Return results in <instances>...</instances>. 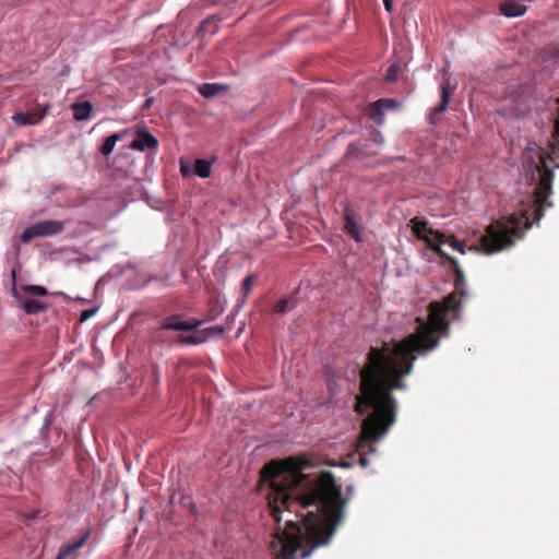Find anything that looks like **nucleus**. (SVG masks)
<instances>
[{"label":"nucleus","mask_w":559,"mask_h":559,"mask_svg":"<svg viewBox=\"0 0 559 559\" xmlns=\"http://www.w3.org/2000/svg\"><path fill=\"white\" fill-rule=\"evenodd\" d=\"M412 230L418 239L440 257L450 262L455 273V292L449 294L442 302H430L428 318H417L416 331L392 345L383 343L381 347H371L367 360L360 370V395L355 405L356 413L362 415L367 409L372 412L362 420L357 447H376L395 421L396 401L394 390H406L404 379L414 369L416 354L432 350L439 345L441 332L448 330L447 314L461 307L457 298L465 296V276L457 260L449 255L440 245L433 243L431 235L439 243L445 242L444 235L428 226L423 217L411 221Z\"/></svg>","instance_id":"obj_1"},{"label":"nucleus","mask_w":559,"mask_h":559,"mask_svg":"<svg viewBox=\"0 0 559 559\" xmlns=\"http://www.w3.org/2000/svg\"><path fill=\"white\" fill-rule=\"evenodd\" d=\"M261 474L270 481L269 508L277 524L283 510L293 512L296 508V520H287L285 528H278L271 542L275 559H305L313 549L326 545L345 514L346 501L334 475L322 472L306 491H300L306 476L288 471L283 463L271 461Z\"/></svg>","instance_id":"obj_2"},{"label":"nucleus","mask_w":559,"mask_h":559,"mask_svg":"<svg viewBox=\"0 0 559 559\" xmlns=\"http://www.w3.org/2000/svg\"><path fill=\"white\" fill-rule=\"evenodd\" d=\"M559 104V98H558ZM525 167L532 170V178L537 180L534 189V219L539 221L544 216L546 207L552 203L548 200L552 191L554 168H559V108L555 120L554 141L546 150L536 152V159L526 157Z\"/></svg>","instance_id":"obj_3"},{"label":"nucleus","mask_w":559,"mask_h":559,"mask_svg":"<svg viewBox=\"0 0 559 559\" xmlns=\"http://www.w3.org/2000/svg\"><path fill=\"white\" fill-rule=\"evenodd\" d=\"M531 225L528 211L513 213L506 222H497L486 228L485 235L480 238V248L469 247L468 249L475 252L481 249L487 254L499 252L511 247L515 239H521Z\"/></svg>","instance_id":"obj_4"},{"label":"nucleus","mask_w":559,"mask_h":559,"mask_svg":"<svg viewBox=\"0 0 559 559\" xmlns=\"http://www.w3.org/2000/svg\"><path fill=\"white\" fill-rule=\"evenodd\" d=\"M66 222L57 219L40 221L32 224L20 236L22 242L27 243L35 238L56 236L64 230Z\"/></svg>","instance_id":"obj_5"},{"label":"nucleus","mask_w":559,"mask_h":559,"mask_svg":"<svg viewBox=\"0 0 559 559\" xmlns=\"http://www.w3.org/2000/svg\"><path fill=\"white\" fill-rule=\"evenodd\" d=\"M399 103L391 98H380L377 102L370 104L367 108L368 117L378 124H381L384 120V111L390 109H396Z\"/></svg>","instance_id":"obj_6"},{"label":"nucleus","mask_w":559,"mask_h":559,"mask_svg":"<svg viewBox=\"0 0 559 559\" xmlns=\"http://www.w3.org/2000/svg\"><path fill=\"white\" fill-rule=\"evenodd\" d=\"M455 87L450 84L449 81L441 84V103L433 107L429 114V122L432 126H437V116L443 114L449 106V103L454 94Z\"/></svg>","instance_id":"obj_7"},{"label":"nucleus","mask_w":559,"mask_h":559,"mask_svg":"<svg viewBox=\"0 0 559 559\" xmlns=\"http://www.w3.org/2000/svg\"><path fill=\"white\" fill-rule=\"evenodd\" d=\"M157 147L158 140L146 129H139L136 131V138L130 144V148L140 152L156 151Z\"/></svg>","instance_id":"obj_8"},{"label":"nucleus","mask_w":559,"mask_h":559,"mask_svg":"<svg viewBox=\"0 0 559 559\" xmlns=\"http://www.w3.org/2000/svg\"><path fill=\"white\" fill-rule=\"evenodd\" d=\"M202 321H183L178 314L166 318L160 324L162 330H175V331H192L200 326Z\"/></svg>","instance_id":"obj_9"},{"label":"nucleus","mask_w":559,"mask_h":559,"mask_svg":"<svg viewBox=\"0 0 559 559\" xmlns=\"http://www.w3.org/2000/svg\"><path fill=\"white\" fill-rule=\"evenodd\" d=\"M88 532L83 534L79 539L70 540L62 545L55 559H72L76 550L82 548L88 538Z\"/></svg>","instance_id":"obj_10"},{"label":"nucleus","mask_w":559,"mask_h":559,"mask_svg":"<svg viewBox=\"0 0 559 559\" xmlns=\"http://www.w3.org/2000/svg\"><path fill=\"white\" fill-rule=\"evenodd\" d=\"M224 333V328L221 325H214L206 328L195 335L181 336L180 341L189 344H200L204 342L207 337L213 335H222Z\"/></svg>","instance_id":"obj_11"},{"label":"nucleus","mask_w":559,"mask_h":559,"mask_svg":"<svg viewBox=\"0 0 559 559\" xmlns=\"http://www.w3.org/2000/svg\"><path fill=\"white\" fill-rule=\"evenodd\" d=\"M344 228L348 235H350L355 240H360V234L358 225L355 221V216L349 206H346L344 210Z\"/></svg>","instance_id":"obj_12"},{"label":"nucleus","mask_w":559,"mask_h":559,"mask_svg":"<svg viewBox=\"0 0 559 559\" xmlns=\"http://www.w3.org/2000/svg\"><path fill=\"white\" fill-rule=\"evenodd\" d=\"M73 118L76 121L87 120L92 114L93 105L91 102H78L72 104Z\"/></svg>","instance_id":"obj_13"},{"label":"nucleus","mask_w":559,"mask_h":559,"mask_svg":"<svg viewBox=\"0 0 559 559\" xmlns=\"http://www.w3.org/2000/svg\"><path fill=\"white\" fill-rule=\"evenodd\" d=\"M526 5L516 1H507L501 4L500 11L508 17H518L526 12Z\"/></svg>","instance_id":"obj_14"},{"label":"nucleus","mask_w":559,"mask_h":559,"mask_svg":"<svg viewBox=\"0 0 559 559\" xmlns=\"http://www.w3.org/2000/svg\"><path fill=\"white\" fill-rule=\"evenodd\" d=\"M126 134H127V131H121V132H117V133L109 135L108 138L105 139L104 143L99 147V152L104 156L110 155L115 148L116 143L118 141L122 140Z\"/></svg>","instance_id":"obj_15"},{"label":"nucleus","mask_w":559,"mask_h":559,"mask_svg":"<svg viewBox=\"0 0 559 559\" xmlns=\"http://www.w3.org/2000/svg\"><path fill=\"white\" fill-rule=\"evenodd\" d=\"M45 116V111L38 117L28 112H17L12 119L17 126H27L37 123Z\"/></svg>","instance_id":"obj_16"},{"label":"nucleus","mask_w":559,"mask_h":559,"mask_svg":"<svg viewBox=\"0 0 559 559\" xmlns=\"http://www.w3.org/2000/svg\"><path fill=\"white\" fill-rule=\"evenodd\" d=\"M22 307L27 314H37L47 309L46 304L36 299H25Z\"/></svg>","instance_id":"obj_17"},{"label":"nucleus","mask_w":559,"mask_h":559,"mask_svg":"<svg viewBox=\"0 0 559 559\" xmlns=\"http://www.w3.org/2000/svg\"><path fill=\"white\" fill-rule=\"evenodd\" d=\"M212 162L198 158L194 163V173L201 178H209L211 176Z\"/></svg>","instance_id":"obj_18"},{"label":"nucleus","mask_w":559,"mask_h":559,"mask_svg":"<svg viewBox=\"0 0 559 559\" xmlns=\"http://www.w3.org/2000/svg\"><path fill=\"white\" fill-rule=\"evenodd\" d=\"M225 87L216 83H205L199 87V92L202 96L210 98L217 95Z\"/></svg>","instance_id":"obj_19"},{"label":"nucleus","mask_w":559,"mask_h":559,"mask_svg":"<svg viewBox=\"0 0 559 559\" xmlns=\"http://www.w3.org/2000/svg\"><path fill=\"white\" fill-rule=\"evenodd\" d=\"M254 281H255V276L253 274H249L248 276H246L243 278L242 286H241V294L243 296V299H246L248 297V295L250 294Z\"/></svg>","instance_id":"obj_20"},{"label":"nucleus","mask_w":559,"mask_h":559,"mask_svg":"<svg viewBox=\"0 0 559 559\" xmlns=\"http://www.w3.org/2000/svg\"><path fill=\"white\" fill-rule=\"evenodd\" d=\"M292 299L282 298L273 307V311L276 313H285L290 308Z\"/></svg>","instance_id":"obj_21"},{"label":"nucleus","mask_w":559,"mask_h":559,"mask_svg":"<svg viewBox=\"0 0 559 559\" xmlns=\"http://www.w3.org/2000/svg\"><path fill=\"white\" fill-rule=\"evenodd\" d=\"M399 72H400V64L399 63L391 64L389 67V69L386 70L385 80L388 82L396 81L397 76H399Z\"/></svg>","instance_id":"obj_22"},{"label":"nucleus","mask_w":559,"mask_h":559,"mask_svg":"<svg viewBox=\"0 0 559 559\" xmlns=\"http://www.w3.org/2000/svg\"><path fill=\"white\" fill-rule=\"evenodd\" d=\"M24 290L26 293L37 295V296H46L48 294V290L44 286H39V285H27L24 287Z\"/></svg>","instance_id":"obj_23"},{"label":"nucleus","mask_w":559,"mask_h":559,"mask_svg":"<svg viewBox=\"0 0 559 559\" xmlns=\"http://www.w3.org/2000/svg\"><path fill=\"white\" fill-rule=\"evenodd\" d=\"M97 309H85L81 312L80 321L84 322L96 313Z\"/></svg>","instance_id":"obj_24"},{"label":"nucleus","mask_w":559,"mask_h":559,"mask_svg":"<svg viewBox=\"0 0 559 559\" xmlns=\"http://www.w3.org/2000/svg\"><path fill=\"white\" fill-rule=\"evenodd\" d=\"M447 242L454 250L459 249L460 243H461V241L455 236H450Z\"/></svg>","instance_id":"obj_25"},{"label":"nucleus","mask_w":559,"mask_h":559,"mask_svg":"<svg viewBox=\"0 0 559 559\" xmlns=\"http://www.w3.org/2000/svg\"><path fill=\"white\" fill-rule=\"evenodd\" d=\"M180 173L183 177H188L190 175V169H189L188 165H186L185 163H181L180 164Z\"/></svg>","instance_id":"obj_26"},{"label":"nucleus","mask_w":559,"mask_h":559,"mask_svg":"<svg viewBox=\"0 0 559 559\" xmlns=\"http://www.w3.org/2000/svg\"><path fill=\"white\" fill-rule=\"evenodd\" d=\"M383 4L385 7V10L388 12H391L392 11V1L391 0H383Z\"/></svg>","instance_id":"obj_27"},{"label":"nucleus","mask_w":559,"mask_h":559,"mask_svg":"<svg viewBox=\"0 0 559 559\" xmlns=\"http://www.w3.org/2000/svg\"><path fill=\"white\" fill-rule=\"evenodd\" d=\"M455 250L459 251L460 253L464 254L466 252L465 243L461 242L459 249H455Z\"/></svg>","instance_id":"obj_28"}]
</instances>
